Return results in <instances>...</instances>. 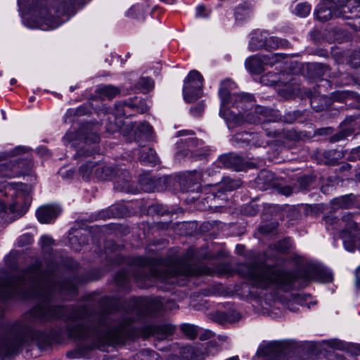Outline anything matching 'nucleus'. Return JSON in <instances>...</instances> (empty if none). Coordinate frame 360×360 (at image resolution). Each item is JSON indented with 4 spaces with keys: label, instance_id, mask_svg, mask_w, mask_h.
I'll return each mask as SVG.
<instances>
[{
    "label": "nucleus",
    "instance_id": "obj_1",
    "mask_svg": "<svg viewBox=\"0 0 360 360\" xmlns=\"http://www.w3.org/2000/svg\"><path fill=\"white\" fill-rule=\"evenodd\" d=\"M56 293L63 299H69L77 294V287L72 281L52 283L45 279L40 266L35 264L29 267L15 281L0 280V297L11 298L19 295L22 299H39L41 303L30 311L31 316L41 321L51 319L64 318L72 321L68 326V333L74 340H89L92 346L101 348L106 345H118L132 338V322L127 316L121 323L112 328L109 326L110 318L105 314L92 316L86 307L70 308L54 306L50 300Z\"/></svg>",
    "mask_w": 360,
    "mask_h": 360
},
{
    "label": "nucleus",
    "instance_id": "obj_2",
    "mask_svg": "<svg viewBox=\"0 0 360 360\" xmlns=\"http://www.w3.org/2000/svg\"><path fill=\"white\" fill-rule=\"evenodd\" d=\"M136 263L140 266L134 274V279L141 288H147L154 281H160L168 285H183L178 280L179 276H190L196 274L191 264L190 258L177 259L171 265L160 269L147 268L149 261L143 257L136 259Z\"/></svg>",
    "mask_w": 360,
    "mask_h": 360
},
{
    "label": "nucleus",
    "instance_id": "obj_3",
    "mask_svg": "<svg viewBox=\"0 0 360 360\" xmlns=\"http://www.w3.org/2000/svg\"><path fill=\"white\" fill-rule=\"evenodd\" d=\"M79 0H44L34 11V20L43 30L56 29L64 22L61 17L72 11Z\"/></svg>",
    "mask_w": 360,
    "mask_h": 360
},
{
    "label": "nucleus",
    "instance_id": "obj_4",
    "mask_svg": "<svg viewBox=\"0 0 360 360\" xmlns=\"http://www.w3.org/2000/svg\"><path fill=\"white\" fill-rule=\"evenodd\" d=\"M221 99L219 115L228 124L239 125L244 122V112L249 108L253 101L254 97L250 94H230L226 88L221 86L219 91Z\"/></svg>",
    "mask_w": 360,
    "mask_h": 360
},
{
    "label": "nucleus",
    "instance_id": "obj_5",
    "mask_svg": "<svg viewBox=\"0 0 360 360\" xmlns=\"http://www.w3.org/2000/svg\"><path fill=\"white\" fill-rule=\"evenodd\" d=\"M247 277L256 287L265 288L276 285L284 291L291 290L297 279V276L292 271L267 266L250 268Z\"/></svg>",
    "mask_w": 360,
    "mask_h": 360
},
{
    "label": "nucleus",
    "instance_id": "obj_6",
    "mask_svg": "<svg viewBox=\"0 0 360 360\" xmlns=\"http://www.w3.org/2000/svg\"><path fill=\"white\" fill-rule=\"evenodd\" d=\"M316 18L326 22L335 17L360 18V0H323L315 12Z\"/></svg>",
    "mask_w": 360,
    "mask_h": 360
},
{
    "label": "nucleus",
    "instance_id": "obj_7",
    "mask_svg": "<svg viewBox=\"0 0 360 360\" xmlns=\"http://www.w3.org/2000/svg\"><path fill=\"white\" fill-rule=\"evenodd\" d=\"M34 340V331L27 326L14 325L1 340L0 350L6 356L15 354L24 344Z\"/></svg>",
    "mask_w": 360,
    "mask_h": 360
},
{
    "label": "nucleus",
    "instance_id": "obj_8",
    "mask_svg": "<svg viewBox=\"0 0 360 360\" xmlns=\"http://www.w3.org/2000/svg\"><path fill=\"white\" fill-rule=\"evenodd\" d=\"M202 81V76L199 72L192 70L189 72L183 88L184 98L187 103H192L201 96Z\"/></svg>",
    "mask_w": 360,
    "mask_h": 360
},
{
    "label": "nucleus",
    "instance_id": "obj_9",
    "mask_svg": "<svg viewBox=\"0 0 360 360\" xmlns=\"http://www.w3.org/2000/svg\"><path fill=\"white\" fill-rule=\"evenodd\" d=\"M288 347L284 342H272L261 345L257 352L256 356L262 360H283L287 354Z\"/></svg>",
    "mask_w": 360,
    "mask_h": 360
},
{
    "label": "nucleus",
    "instance_id": "obj_10",
    "mask_svg": "<svg viewBox=\"0 0 360 360\" xmlns=\"http://www.w3.org/2000/svg\"><path fill=\"white\" fill-rule=\"evenodd\" d=\"M175 330V326L170 324L147 325L141 328L136 336L148 338L153 336L157 340H163L172 335Z\"/></svg>",
    "mask_w": 360,
    "mask_h": 360
},
{
    "label": "nucleus",
    "instance_id": "obj_11",
    "mask_svg": "<svg viewBox=\"0 0 360 360\" xmlns=\"http://www.w3.org/2000/svg\"><path fill=\"white\" fill-rule=\"evenodd\" d=\"M164 302L162 298H139L134 301L133 306L136 307L140 316H153L163 311Z\"/></svg>",
    "mask_w": 360,
    "mask_h": 360
},
{
    "label": "nucleus",
    "instance_id": "obj_12",
    "mask_svg": "<svg viewBox=\"0 0 360 360\" xmlns=\"http://www.w3.org/2000/svg\"><path fill=\"white\" fill-rule=\"evenodd\" d=\"M26 168V162L20 158L9 162L0 163V177L13 178L22 174ZM6 205L0 200V212L5 210Z\"/></svg>",
    "mask_w": 360,
    "mask_h": 360
},
{
    "label": "nucleus",
    "instance_id": "obj_13",
    "mask_svg": "<svg viewBox=\"0 0 360 360\" xmlns=\"http://www.w3.org/2000/svg\"><path fill=\"white\" fill-rule=\"evenodd\" d=\"M204 349L202 344L183 346L179 349V356H172L169 360H204Z\"/></svg>",
    "mask_w": 360,
    "mask_h": 360
},
{
    "label": "nucleus",
    "instance_id": "obj_14",
    "mask_svg": "<svg viewBox=\"0 0 360 360\" xmlns=\"http://www.w3.org/2000/svg\"><path fill=\"white\" fill-rule=\"evenodd\" d=\"M61 212L59 206L55 205H46L41 206L36 211V215L39 222L49 224L55 220Z\"/></svg>",
    "mask_w": 360,
    "mask_h": 360
},
{
    "label": "nucleus",
    "instance_id": "obj_15",
    "mask_svg": "<svg viewBox=\"0 0 360 360\" xmlns=\"http://www.w3.org/2000/svg\"><path fill=\"white\" fill-rule=\"evenodd\" d=\"M292 75L286 73L277 74L269 72L260 78V82L264 85L271 86L277 83L286 85L288 82H291Z\"/></svg>",
    "mask_w": 360,
    "mask_h": 360
},
{
    "label": "nucleus",
    "instance_id": "obj_16",
    "mask_svg": "<svg viewBox=\"0 0 360 360\" xmlns=\"http://www.w3.org/2000/svg\"><path fill=\"white\" fill-rule=\"evenodd\" d=\"M7 190L9 193H11L12 195H15L16 197L14 203L11 205V210L13 211L14 207L20 205L21 200L29 194L30 186L23 184H17L15 186L10 185L8 186Z\"/></svg>",
    "mask_w": 360,
    "mask_h": 360
},
{
    "label": "nucleus",
    "instance_id": "obj_17",
    "mask_svg": "<svg viewBox=\"0 0 360 360\" xmlns=\"http://www.w3.org/2000/svg\"><path fill=\"white\" fill-rule=\"evenodd\" d=\"M125 107L136 108L141 113H143L148 110V107L145 102L137 96L129 98L127 100L116 103L117 108H122Z\"/></svg>",
    "mask_w": 360,
    "mask_h": 360
},
{
    "label": "nucleus",
    "instance_id": "obj_18",
    "mask_svg": "<svg viewBox=\"0 0 360 360\" xmlns=\"http://www.w3.org/2000/svg\"><path fill=\"white\" fill-rule=\"evenodd\" d=\"M331 271L326 267H314L311 271L310 279L322 283H329L333 281Z\"/></svg>",
    "mask_w": 360,
    "mask_h": 360
},
{
    "label": "nucleus",
    "instance_id": "obj_19",
    "mask_svg": "<svg viewBox=\"0 0 360 360\" xmlns=\"http://www.w3.org/2000/svg\"><path fill=\"white\" fill-rule=\"evenodd\" d=\"M245 65L246 69L252 74L258 75L264 70L260 56L257 55L248 58Z\"/></svg>",
    "mask_w": 360,
    "mask_h": 360
},
{
    "label": "nucleus",
    "instance_id": "obj_20",
    "mask_svg": "<svg viewBox=\"0 0 360 360\" xmlns=\"http://www.w3.org/2000/svg\"><path fill=\"white\" fill-rule=\"evenodd\" d=\"M240 319V314L236 311L228 312H217L214 315V320L220 324L226 323H234Z\"/></svg>",
    "mask_w": 360,
    "mask_h": 360
},
{
    "label": "nucleus",
    "instance_id": "obj_21",
    "mask_svg": "<svg viewBox=\"0 0 360 360\" xmlns=\"http://www.w3.org/2000/svg\"><path fill=\"white\" fill-rule=\"evenodd\" d=\"M139 160L144 165L155 166L159 163V158L153 148H147L141 151Z\"/></svg>",
    "mask_w": 360,
    "mask_h": 360
},
{
    "label": "nucleus",
    "instance_id": "obj_22",
    "mask_svg": "<svg viewBox=\"0 0 360 360\" xmlns=\"http://www.w3.org/2000/svg\"><path fill=\"white\" fill-rule=\"evenodd\" d=\"M266 35L267 32L265 31L254 33L249 43V49L252 51L264 49Z\"/></svg>",
    "mask_w": 360,
    "mask_h": 360
},
{
    "label": "nucleus",
    "instance_id": "obj_23",
    "mask_svg": "<svg viewBox=\"0 0 360 360\" xmlns=\"http://www.w3.org/2000/svg\"><path fill=\"white\" fill-rule=\"evenodd\" d=\"M200 141L196 139L191 138L188 139L187 151H181L178 153V155H184L186 157L193 158L195 160H200L204 156V154L198 153L193 150V148L199 145Z\"/></svg>",
    "mask_w": 360,
    "mask_h": 360
},
{
    "label": "nucleus",
    "instance_id": "obj_24",
    "mask_svg": "<svg viewBox=\"0 0 360 360\" xmlns=\"http://www.w3.org/2000/svg\"><path fill=\"white\" fill-rule=\"evenodd\" d=\"M153 127L148 122L140 124L136 131V139L139 140H150L153 137Z\"/></svg>",
    "mask_w": 360,
    "mask_h": 360
},
{
    "label": "nucleus",
    "instance_id": "obj_25",
    "mask_svg": "<svg viewBox=\"0 0 360 360\" xmlns=\"http://www.w3.org/2000/svg\"><path fill=\"white\" fill-rule=\"evenodd\" d=\"M96 92L101 96L111 100L120 94V89L112 85H104L98 87Z\"/></svg>",
    "mask_w": 360,
    "mask_h": 360
},
{
    "label": "nucleus",
    "instance_id": "obj_26",
    "mask_svg": "<svg viewBox=\"0 0 360 360\" xmlns=\"http://www.w3.org/2000/svg\"><path fill=\"white\" fill-rule=\"evenodd\" d=\"M240 186V180L232 179L230 177H225L217 186L218 190H221L222 191H231L238 188Z\"/></svg>",
    "mask_w": 360,
    "mask_h": 360
},
{
    "label": "nucleus",
    "instance_id": "obj_27",
    "mask_svg": "<svg viewBox=\"0 0 360 360\" xmlns=\"http://www.w3.org/2000/svg\"><path fill=\"white\" fill-rule=\"evenodd\" d=\"M115 175V170L112 167L98 166L95 169V176L98 180H110Z\"/></svg>",
    "mask_w": 360,
    "mask_h": 360
},
{
    "label": "nucleus",
    "instance_id": "obj_28",
    "mask_svg": "<svg viewBox=\"0 0 360 360\" xmlns=\"http://www.w3.org/2000/svg\"><path fill=\"white\" fill-rule=\"evenodd\" d=\"M274 174L269 171H262L259 172L256 182L258 186H261L262 189H266L274 180Z\"/></svg>",
    "mask_w": 360,
    "mask_h": 360
},
{
    "label": "nucleus",
    "instance_id": "obj_29",
    "mask_svg": "<svg viewBox=\"0 0 360 360\" xmlns=\"http://www.w3.org/2000/svg\"><path fill=\"white\" fill-rule=\"evenodd\" d=\"M126 16L139 21H143L145 19L144 8L141 5H134L126 12Z\"/></svg>",
    "mask_w": 360,
    "mask_h": 360
},
{
    "label": "nucleus",
    "instance_id": "obj_30",
    "mask_svg": "<svg viewBox=\"0 0 360 360\" xmlns=\"http://www.w3.org/2000/svg\"><path fill=\"white\" fill-rule=\"evenodd\" d=\"M236 160L237 159L232 155H223L218 158L215 164L219 168H235Z\"/></svg>",
    "mask_w": 360,
    "mask_h": 360
},
{
    "label": "nucleus",
    "instance_id": "obj_31",
    "mask_svg": "<svg viewBox=\"0 0 360 360\" xmlns=\"http://www.w3.org/2000/svg\"><path fill=\"white\" fill-rule=\"evenodd\" d=\"M251 6L248 3L239 5L235 10V18L236 20H243L250 16Z\"/></svg>",
    "mask_w": 360,
    "mask_h": 360
},
{
    "label": "nucleus",
    "instance_id": "obj_32",
    "mask_svg": "<svg viewBox=\"0 0 360 360\" xmlns=\"http://www.w3.org/2000/svg\"><path fill=\"white\" fill-rule=\"evenodd\" d=\"M263 65L273 66L276 63L282 60L284 57L281 53H271L268 55L259 56Z\"/></svg>",
    "mask_w": 360,
    "mask_h": 360
},
{
    "label": "nucleus",
    "instance_id": "obj_33",
    "mask_svg": "<svg viewBox=\"0 0 360 360\" xmlns=\"http://www.w3.org/2000/svg\"><path fill=\"white\" fill-rule=\"evenodd\" d=\"M182 333L189 339L193 340L198 335L197 326L190 323H183L180 326Z\"/></svg>",
    "mask_w": 360,
    "mask_h": 360
},
{
    "label": "nucleus",
    "instance_id": "obj_34",
    "mask_svg": "<svg viewBox=\"0 0 360 360\" xmlns=\"http://www.w3.org/2000/svg\"><path fill=\"white\" fill-rule=\"evenodd\" d=\"M95 164L91 162H88L82 165L79 168V173L84 179L88 180L91 178L93 172H95Z\"/></svg>",
    "mask_w": 360,
    "mask_h": 360
},
{
    "label": "nucleus",
    "instance_id": "obj_35",
    "mask_svg": "<svg viewBox=\"0 0 360 360\" xmlns=\"http://www.w3.org/2000/svg\"><path fill=\"white\" fill-rule=\"evenodd\" d=\"M139 360H162L160 355L155 351L146 349L138 354Z\"/></svg>",
    "mask_w": 360,
    "mask_h": 360
},
{
    "label": "nucleus",
    "instance_id": "obj_36",
    "mask_svg": "<svg viewBox=\"0 0 360 360\" xmlns=\"http://www.w3.org/2000/svg\"><path fill=\"white\" fill-rule=\"evenodd\" d=\"M311 11V6L307 3L297 4L293 11L294 13L300 17L307 16Z\"/></svg>",
    "mask_w": 360,
    "mask_h": 360
},
{
    "label": "nucleus",
    "instance_id": "obj_37",
    "mask_svg": "<svg viewBox=\"0 0 360 360\" xmlns=\"http://www.w3.org/2000/svg\"><path fill=\"white\" fill-rule=\"evenodd\" d=\"M221 349V346L216 340H210L205 345V355H215Z\"/></svg>",
    "mask_w": 360,
    "mask_h": 360
},
{
    "label": "nucleus",
    "instance_id": "obj_38",
    "mask_svg": "<svg viewBox=\"0 0 360 360\" xmlns=\"http://www.w3.org/2000/svg\"><path fill=\"white\" fill-rule=\"evenodd\" d=\"M142 189L148 193L152 192L155 188V181L146 176H141L139 179Z\"/></svg>",
    "mask_w": 360,
    "mask_h": 360
},
{
    "label": "nucleus",
    "instance_id": "obj_39",
    "mask_svg": "<svg viewBox=\"0 0 360 360\" xmlns=\"http://www.w3.org/2000/svg\"><path fill=\"white\" fill-rule=\"evenodd\" d=\"M302 299L300 295H295L292 300H289L287 302L284 307L288 309L289 311L292 312H296L298 311L299 308L297 307L298 304L302 305Z\"/></svg>",
    "mask_w": 360,
    "mask_h": 360
},
{
    "label": "nucleus",
    "instance_id": "obj_40",
    "mask_svg": "<svg viewBox=\"0 0 360 360\" xmlns=\"http://www.w3.org/2000/svg\"><path fill=\"white\" fill-rule=\"evenodd\" d=\"M281 41L277 37L269 36L268 34L265 40V46L264 49L266 50L276 49L281 45Z\"/></svg>",
    "mask_w": 360,
    "mask_h": 360
},
{
    "label": "nucleus",
    "instance_id": "obj_41",
    "mask_svg": "<svg viewBox=\"0 0 360 360\" xmlns=\"http://www.w3.org/2000/svg\"><path fill=\"white\" fill-rule=\"evenodd\" d=\"M154 82L153 79L149 77H141L139 79L137 86L144 91H150L153 88Z\"/></svg>",
    "mask_w": 360,
    "mask_h": 360
},
{
    "label": "nucleus",
    "instance_id": "obj_42",
    "mask_svg": "<svg viewBox=\"0 0 360 360\" xmlns=\"http://www.w3.org/2000/svg\"><path fill=\"white\" fill-rule=\"evenodd\" d=\"M115 188L120 191L129 192L131 191L130 182L125 179H118L115 183Z\"/></svg>",
    "mask_w": 360,
    "mask_h": 360
},
{
    "label": "nucleus",
    "instance_id": "obj_43",
    "mask_svg": "<svg viewBox=\"0 0 360 360\" xmlns=\"http://www.w3.org/2000/svg\"><path fill=\"white\" fill-rule=\"evenodd\" d=\"M352 129L351 128H345L342 130L340 131L338 133L333 135L330 140L333 142L341 141L346 137L351 136L352 134Z\"/></svg>",
    "mask_w": 360,
    "mask_h": 360
},
{
    "label": "nucleus",
    "instance_id": "obj_44",
    "mask_svg": "<svg viewBox=\"0 0 360 360\" xmlns=\"http://www.w3.org/2000/svg\"><path fill=\"white\" fill-rule=\"evenodd\" d=\"M40 245L44 252H49L51 247L54 244V240L48 236H43L40 238Z\"/></svg>",
    "mask_w": 360,
    "mask_h": 360
},
{
    "label": "nucleus",
    "instance_id": "obj_45",
    "mask_svg": "<svg viewBox=\"0 0 360 360\" xmlns=\"http://www.w3.org/2000/svg\"><path fill=\"white\" fill-rule=\"evenodd\" d=\"M255 113L257 115L264 117L265 119L263 122H265L266 121L271 120L268 117L272 114V110L263 106H257L255 109Z\"/></svg>",
    "mask_w": 360,
    "mask_h": 360
},
{
    "label": "nucleus",
    "instance_id": "obj_46",
    "mask_svg": "<svg viewBox=\"0 0 360 360\" xmlns=\"http://www.w3.org/2000/svg\"><path fill=\"white\" fill-rule=\"evenodd\" d=\"M100 137L96 131L91 130L89 132L84 134L85 143H96L99 141Z\"/></svg>",
    "mask_w": 360,
    "mask_h": 360
},
{
    "label": "nucleus",
    "instance_id": "obj_47",
    "mask_svg": "<svg viewBox=\"0 0 360 360\" xmlns=\"http://www.w3.org/2000/svg\"><path fill=\"white\" fill-rule=\"evenodd\" d=\"M115 280L117 285L122 286L129 282V276L127 272L122 271L117 274Z\"/></svg>",
    "mask_w": 360,
    "mask_h": 360
},
{
    "label": "nucleus",
    "instance_id": "obj_48",
    "mask_svg": "<svg viewBox=\"0 0 360 360\" xmlns=\"http://www.w3.org/2000/svg\"><path fill=\"white\" fill-rule=\"evenodd\" d=\"M202 178V173L196 170L191 172L188 176L189 182L193 184H199L201 181Z\"/></svg>",
    "mask_w": 360,
    "mask_h": 360
},
{
    "label": "nucleus",
    "instance_id": "obj_49",
    "mask_svg": "<svg viewBox=\"0 0 360 360\" xmlns=\"http://www.w3.org/2000/svg\"><path fill=\"white\" fill-rule=\"evenodd\" d=\"M33 242V238L30 233L22 235L18 240V246L23 247L31 244Z\"/></svg>",
    "mask_w": 360,
    "mask_h": 360
},
{
    "label": "nucleus",
    "instance_id": "obj_50",
    "mask_svg": "<svg viewBox=\"0 0 360 360\" xmlns=\"http://www.w3.org/2000/svg\"><path fill=\"white\" fill-rule=\"evenodd\" d=\"M254 134H249L248 133H239L235 136L234 140L236 142H239L240 141H245V142H250V141L255 138Z\"/></svg>",
    "mask_w": 360,
    "mask_h": 360
},
{
    "label": "nucleus",
    "instance_id": "obj_51",
    "mask_svg": "<svg viewBox=\"0 0 360 360\" xmlns=\"http://www.w3.org/2000/svg\"><path fill=\"white\" fill-rule=\"evenodd\" d=\"M312 182L310 176H302L298 179L300 190H307Z\"/></svg>",
    "mask_w": 360,
    "mask_h": 360
},
{
    "label": "nucleus",
    "instance_id": "obj_52",
    "mask_svg": "<svg viewBox=\"0 0 360 360\" xmlns=\"http://www.w3.org/2000/svg\"><path fill=\"white\" fill-rule=\"evenodd\" d=\"M350 63L354 68L360 67V50H355L350 56Z\"/></svg>",
    "mask_w": 360,
    "mask_h": 360
},
{
    "label": "nucleus",
    "instance_id": "obj_53",
    "mask_svg": "<svg viewBox=\"0 0 360 360\" xmlns=\"http://www.w3.org/2000/svg\"><path fill=\"white\" fill-rule=\"evenodd\" d=\"M162 301L164 302L163 311H172L178 308L177 304L173 300L162 298Z\"/></svg>",
    "mask_w": 360,
    "mask_h": 360
},
{
    "label": "nucleus",
    "instance_id": "obj_54",
    "mask_svg": "<svg viewBox=\"0 0 360 360\" xmlns=\"http://www.w3.org/2000/svg\"><path fill=\"white\" fill-rule=\"evenodd\" d=\"M204 108H205L204 104L202 103H199L195 107L191 108L190 111H191V113L194 117H200L204 110Z\"/></svg>",
    "mask_w": 360,
    "mask_h": 360
},
{
    "label": "nucleus",
    "instance_id": "obj_55",
    "mask_svg": "<svg viewBox=\"0 0 360 360\" xmlns=\"http://www.w3.org/2000/svg\"><path fill=\"white\" fill-rule=\"evenodd\" d=\"M199 338L201 340H207L214 336V334L212 331L210 330H198Z\"/></svg>",
    "mask_w": 360,
    "mask_h": 360
},
{
    "label": "nucleus",
    "instance_id": "obj_56",
    "mask_svg": "<svg viewBox=\"0 0 360 360\" xmlns=\"http://www.w3.org/2000/svg\"><path fill=\"white\" fill-rule=\"evenodd\" d=\"M330 347L339 350H345L348 347L343 342L336 340L330 342Z\"/></svg>",
    "mask_w": 360,
    "mask_h": 360
},
{
    "label": "nucleus",
    "instance_id": "obj_57",
    "mask_svg": "<svg viewBox=\"0 0 360 360\" xmlns=\"http://www.w3.org/2000/svg\"><path fill=\"white\" fill-rule=\"evenodd\" d=\"M290 240L288 239H285L278 242V248L281 252L286 251L290 248Z\"/></svg>",
    "mask_w": 360,
    "mask_h": 360
},
{
    "label": "nucleus",
    "instance_id": "obj_58",
    "mask_svg": "<svg viewBox=\"0 0 360 360\" xmlns=\"http://www.w3.org/2000/svg\"><path fill=\"white\" fill-rule=\"evenodd\" d=\"M75 137V134L72 132H68L63 138V141L65 143L70 144L71 147L75 146L73 143L74 139Z\"/></svg>",
    "mask_w": 360,
    "mask_h": 360
},
{
    "label": "nucleus",
    "instance_id": "obj_59",
    "mask_svg": "<svg viewBox=\"0 0 360 360\" xmlns=\"http://www.w3.org/2000/svg\"><path fill=\"white\" fill-rule=\"evenodd\" d=\"M347 198H348L347 196H342V197H341L340 198L334 199V202L335 203H337L339 207H345L348 206V203H347Z\"/></svg>",
    "mask_w": 360,
    "mask_h": 360
},
{
    "label": "nucleus",
    "instance_id": "obj_60",
    "mask_svg": "<svg viewBox=\"0 0 360 360\" xmlns=\"http://www.w3.org/2000/svg\"><path fill=\"white\" fill-rule=\"evenodd\" d=\"M275 228V225H263L259 226V231L262 233H271Z\"/></svg>",
    "mask_w": 360,
    "mask_h": 360
},
{
    "label": "nucleus",
    "instance_id": "obj_61",
    "mask_svg": "<svg viewBox=\"0 0 360 360\" xmlns=\"http://www.w3.org/2000/svg\"><path fill=\"white\" fill-rule=\"evenodd\" d=\"M279 192L285 196H289L293 193V189L290 186H285L280 188Z\"/></svg>",
    "mask_w": 360,
    "mask_h": 360
},
{
    "label": "nucleus",
    "instance_id": "obj_62",
    "mask_svg": "<svg viewBox=\"0 0 360 360\" xmlns=\"http://www.w3.org/2000/svg\"><path fill=\"white\" fill-rule=\"evenodd\" d=\"M114 217V214L110 210H103L99 213L98 218L105 219Z\"/></svg>",
    "mask_w": 360,
    "mask_h": 360
},
{
    "label": "nucleus",
    "instance_id": "obj_63",
    "mask_svg": "<svg viewBox=\"0 0 360 360\" xmlns=\"http://www.w3.org/2000/svg\"><path fill=\"white\" fill-rule=\"evenodd\" d=\"M124 108H116V104L115 105V109H114V114L115 115V116H120V117H122V116H125L126 115V113H125V111H124Z\"/></svg>",
    "mask_w": 360,
    "mask_h": 360
},
{
    "label": "nucleus",
    "instance_id": "obj_64",
    "mask_svg": "<svg viewBox=\"0 0 360 360\" xmlns=\"http://www.w3.org/2000/svg\"><path fill=\"white\" fill-rule=\"evenodd\" d=\"M205 11V7L203 6H199L196 8V16L197 17H205L202 15L203 11Z\"/></svg>",
    "mask_w": 360,
    "mask_h": 360
}]
</instances>
